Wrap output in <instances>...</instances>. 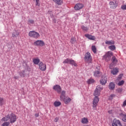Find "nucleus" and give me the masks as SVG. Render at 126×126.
<instances>
[{
  "instance_id": "nucleus-17",
  "label": "nucleus",
  "mask_w": 126,
  "mask_h": 126,
  "mask_svg": "<svg viewBox=\"0 0 126 126\" xmlns=\"http://www.w3.org/2000/svg\"><path fill=\"white\" fill-rule=\"evenodd\" d=\"M105 44L108 46H110V45H115V41L113 40H106Z\"/></svg>"
},
{
  "instance_id": "nucleus-27",
  "label": "nucleus",
  "mask_w": 126,
  "mask_h": 126,
  "mask_svg": "<svg viewBox=\"0 0 126 126\" xmlns=\"http://www.w3.org/2000/svg\"><path fill=\"white\" fill-rule=\"evenodd\" d=\"M92 51H93L94 54H96V53H97V48L95 45L92 46Z\"/></svg>"
},
{
  "instance_id": "nucleus-37",
  "label": "nucleus",
  "mask_w": 126,
  "mask_h": 126,
  "mask_svg": "<svg viewBox=\"0 0 126 126\" xmlns=\"http://www.w3.org/2000/svg\"><path fill=\"white\" fill-rule=\"evenodd\" d=\"M122 77H123V75H120L116 80V82L120 81L122 79Z\"/></svg>"
},
{
  "instance_id": "nucleus-53",
  "label": "nucleus",
  "mask_w": 126,
  "mask_h": 126,
  "mask_svg": "<svg viewBox=\"0 0 126 126\" xmlns=\"http://www.w3.org/2000/svg\"><path fill=\"white\" fill-rule=\"evenodd\" d=\"M110 68H111V66H110Z\"/></svg>"
},
{
  "instance_id": "nucleus-20",
  "label": "nucleus",
  "mask_w": 126,
  "mask_h": 126,
  "mask_svg": "<svg viewBox=\"0 0 126 126\" xmlns=\"http://www.w3.org/2000/svg\"><path fill=\"white\" fill-rule=\"evenodd\" d=\"M118 72H119V69H118V68H115L113 70H111V73L113 75H116V74H117V73H118Z\"/></svg>"
},
{
  "instance_id": "nucleus-21",
  "label": "nucleus",
  "mask_w": 126,
  "mask_h": 126,
  "mask_svg": "<svg viewBox=\"0 0 126 126\" xmlns=\"http://www.w3.org/2000/svg\"><path fill=\"white\" fill-rule=\"evenodd\" d=\"M53 1L57 3L58 5H61L63 3V1L62 0H52Z\"/></svg>"
},
{
  "instance_id": "nucleus-43",
  "label": "nucleus",
  "mask_w": 126,
  "mask_h": 126,
  "mask_svg": "<svg viewBox=\"0 0 126 126\" xmlns=\"http://www.w3.org/2000/svg\"><path fill=\"white\" fill-rule=\"evenodd\" d=\"M36 0V5L37 6H39L40 4L39 3V2H40V0Z\"/></svg>"
},
{
  "instance_id": "nucleus-40",
  "label": "nucleus",
  "mask_w": 126,
  "mask_h": 126,
  "mask_svg": "<svg viewBox=\"0 0 126 126\" xmlns=\"http://www.w3.org/2000/svg\"><path fill=\"white\" fill-rule=\"evenodd\" d=\"M9 122H4L2 125V126H9Z\"/></svg>"
},
{
  "instance_id": "nucleus-3",
  "label": "nucleus",
  "mask_w": 126,
  "mask_h": 126,
  "mask_svg": "<svg viewBox=\"0 0 126 126\" xmlns=\"http://www.w3.org/2000/svg\"><path fill=\"white\" fill-rule=\"evenodd\" d=\"M85 62L88 63H92V57H91V54L89 52H87L85 55L84 58Z\"/></svg>"
},
{
  "instance_id": "nucleus-5",
  "label": "nucleus",
  "mask_w": 126,
  "mask_h": 126,
  "mask_svg": "<svg viewBox=\"0 0 126 126\" xmlns=\"http://www.w3.org/2000/svg\"><path fill=\"white\" fill-rule=\"evenodd\" d=\"M113 57V53L111 51H108L103 56V58L106 62H109L111 60V57Z\"/></svg>"
},
{
  "instance_id": "nucleus-51",
  "label": "nucleus",
  "mask_w": 126,
  "mask_h": 126,
  "mask_svg": "<svg viewBox=\"0 0 126 126\" xmlns=\"http://www.w3.org/2000/svg\"><path fill=\"white\" fill-rule=\"evenodd\" d=\"M84 126H88V125H85Z\"/></svg>"
},
{
  "instance_id": "nucleus-28",
  "label": "nucleus",
  "mask_w": 126,
  "mask_h": 126,
  "mask_svg": "<svg viewBox=\"0 0 126 126\" xmlns=\"http://www.w3.org/2000/svg\"><path fill=\"white\" fill-rule=\"evenodd\" d=\"M108 49H109V50H111V51H115V50H116V46L114 45L109 46L108 47Z\"/></svg>"
},
{
  "instance_id": "nucleus-14",
  "label": "nucleus",
  "mask_w": 126,
  "mask_h": 126,
  "mask_svg": "<svg viewBox=\"0 0 126 126\" xmlns=\"http://www.w3.org/2000/svg\"><path fill=\"white\" fill-rule=\"evenodd\" d=\"M85 36L89 39V40H93V41L96 40V37L95 36L90 35L89 34H85Z\"/></svg>"
},
{
  "instance_id": "nucleus-30",
  "label": "nucleus",
  "mask_w": 126,
  "mask_h": 126,
  "mask_svg": "<svg viewBox=\"0 0 126 126\" xmlns=\"http://www.w3.org/2000/svg\"><path fill=\"white\" fill-rule=\"evenodd\" d=\"M96 90H97V91H98L99 92L101 93V91H102V90H103V88H102V87H101V86H97L96 88Z\"/></svg>"
},
{
  "instance_id": "nucleus-26",
  "label": "nucleus",
  "mask_w": 126,
  "mask_h": 126,
  "mask_svg": "<svg viewBox=\"0 0 126 126\" xmlns=\"http://www.w3.org/2000/svg\"><path fill=\"white\" fill-rule=\"evenodd\" d=\"M81 123L82 124H88V119L86 118H83L82 119Z\"/></svg>"
},
{
  "instance_id": "nucleus-36",
  "label": "nucleus",
  "mask_w": 126,
  "mask_h": 126,
  "mask_svg": "<svg viewBox=\"0 0 126 126\" xmlns=\"http://www.w3.org/2000/svg\"><path fill=\"white\" fill-rule=\"evenodd\" d=\"M82 29L84 31H88V28H87V27H85L84 26H82Z\"/></svg>"
},
{
  "instance_id": "nucleus-31",
  "label": "nucleus",
  "mask_w": 126,
  "mask_h": 126,
  "mask_svg": "<svg viewBox=\"0 0 126 126\" xmlns=\"http://www.w3.org/2000/svg\"><path fill=\"white\" fill-rule=\"evenodd\" d=\"M4 104V99L3 98L0 97V106H2V105Z\"/></svg>"
},
{
  "instance_id": "nucleus-8",
  "label": "nucleus",
  "mask_w": 126,
  "mask_h": 126,
  "mask_svg": "<svg viewBox=\"0 0 126 126\" xmlns=\"http://www.w3.org/2000/svg\"><path fill=\"white\" fill-rule=\"evenodd\" d=\"M38 66L40 70L45 71V70L47 69V65H46L45 63H43L42 62H40Z\"/></svg>"
},
{
  "instance_id": "nucleus-25",
  "label": "nucleus",
  "mask_w": 126,
  "mask_h": 126,
  "mask_svg": "<svg viewBox=\"0 0 126 126\" xmlns=\"http://www.w3.org/2000/svg\"><path fill=\"white\" fill-rule=\"evenodd\" d=\"M71 101V99L69 97H66L65 100H63V102H64L65 104H68L69 102Z\"/></svg>"
},
{
  "instance_id": "nucleus-50",
  "label": "nucleus",
  "mask_w": 126,
  "mask_h": 126,
  "mask_svg": "<svg viewBox=\"0 0 126 126\" xmlns=\"http://www.w3.org/2000/svg\"><path fill=\"white\" fill-rule=\"evenodd\" d=\"M108 113H109V114H112V110H111L110 111H108Z\"/></svg>"
},
{
  "instance_id": "nucleus-41",
  "label": "nucleus",
  "mask_w": 126,
  "mask_h": 126,
  "mask_svg": "<svg viewBox=\"0 0 126 126\" xmlns=\"http://www.w3.org/2000/svg\"><path fill=\"white\" fill-rule=\"evenodd\" d=\"M28 24H34V20H29Z\"/></svg>"
},
{
  "instance_id": "nucleus-23",
  "label": "nucleus",
  "mask_w": 126,
  "mask_h": 126,
  "mask_svg": "<svg viewBox=\"0 0 126 126\" xmlns=\"http://www.w3.org/2000/svg\"><path fill=\"white\" fill-rule=\"evenodd\" d=\"M116 83L118 85V86H122L123 84H125V81L122 80L121 81H116Z\"/></svg>"
},
{
  "instance_id": "nucleus-22",
  "label": "nucleus",
  "mask_w": 126,
  "mask_h": 126,
  "mask_svg": "<svg viewBox=\"0 0 126 126\" xmlns=\"http://www.w3.org/2000/svg\"><path fill=\"white\" fill-rule=\"evenodd\" d=\"M61 105H62V102H61V101H56L54 102V106L55 107H60Z\"/></svg>"
},
{
  "instance_id": "nucleus-4",
  "label": "nucleus",
  "mask_w": 126,
  "mask_h": 126,
  "mask_svg": "<svg viewBox=\"0 0 126 126\" xmlns=\"http://www.w3.org/2000/svg\"><path fill=\"white\" fill-rule=\"evenodd\" d=\"M63 63H69L71 65H74V66H77V64L75 63V61L72 59H69L67 58L63 62Z\"/></svg>"
},
{
  "instance_id": "nucleus-19",
  "label": "nucleus",
  "mask_w": 126,
  "mask_h": 126,
  "mask_svg": "<svg viewBox=\"0 0 126 126\" xmlns=\"http://www.w3.org/2000/svg\"><path fill=\"white\" fill-rule=\"evenodd\" d=\"M115 86H116L115 84L113 82H111L109 85V89H110V90H114Z\"/></svg>"
},
{
  "instance_id": "nucleus-33",
  "label": "nucleus",
  "mask_w": 126,
  "mask_h": 126,
  "mask_svg": "<svg viewBox=\"0 0 126 126\" xmlns=\"http://www.w3.org/2000/svg\"><path fill=\"white\" fill-rule=\"evenodd\" d=\"M2 120L4 121V122H6L8 121V120H9V114L7 116L3 118Z\"/></svg>"
},
{
  "instance_id": "nucleus-1",
  "label": "nucleus",
  "mask_w": 126,
  "mask_h": 126,
  "mask_svg": "<svg viewBox=\"0 0 126 126\" xmlns=\"http://www.w3.org/2000/svg\"><path fill=\"white\" fill-rule=\"evenodd\" d=\"M94 95L95 97H94L93 101V107L96 110V108H97L98 103L99 102V98L98 97V96H100V95H101V93L97 90H95L94 93Z\"/></svg>"
},
{
  "instance_id": "nucleus-45",
  "label": "nucleus",
  "mask_w": 126,
  "mask_h": 126,
  "mask_svg": "<svg viewBox=\"0 0 126 126\" xmlns=\"http://www.w3.org/2000/svg\"><path fill=\"white\" fill-rule=\"evenodd\" d=\"M59 121V118L57 117L54 119V122L55 123H58V121Z\"/></svg>"
},
{
  "instance_id": "nucleus-7",
  "label": "nucleus",
  "mask_w": 126,
  "mask_h": 126,
  "mask_svg": "<svg viewBox=\"0 0 126 126\" xmlns=\"http://www.w3.org/2000/svg\"><path fill=\"white\" fill-rule=\"evenodd\" d=\"M9 118L10 123L11 124H13V123H15V122H16V115H15L14 114L12 113L11 114H9Z\"/></svg>"
},
{
  "instance_id": "nucleus-49",
  "label": "nucleus",
  "mask_w": 126,
  "mask_h": 126,
  "mask_svg": "<svg viewBox=\"0 0 126 126\" xmlns=\"http://www.w3.org/2000/svg\"><path fill=\"white\" fill-rule=\"evenodd\" d=\"M14 78H15V79H17L18 77H17V76H15L14 77Z\"/></svg>"
},
{
  "instance_id": "nucleus-34",
  "label": "nucleus",
  "mask_w": 126,
  "mask_h": 126,
  "mask_svg": "<svg viewBox=\"0 0 126 126\" xmlns=\"http://www.w3.org/2000/svg\"><path fill=\"white\" fill-rule=\"evenodd\" d=\"M19 35V32H16V31H15V32L12 33V37H16V36H18Z\"/></svg>"
},
{
  "instance_id": "nucleus-24",
  "label": "nucleus",
  "mask_w": 126,
  "mask_h": 126,
  "mask_svg": "<svg viewBox=\"0 0 126 126\" xmlns=\"http://www.w3.org/2000/svg\"><path fill=\"white\" fill-rule=\"evenodd\" d=\"M25 70H22L19 72V75H20L21 77H25Z\"/></svg>"
},
{
  "instance_id": "nucleus-13",
  "label": "nucleus",
  "mask_w": 126,
  "mask_h": 126,
  "mask_svg": "<svg viewBox=\"0 0 126 126\" xmlns=\"http://www.w3.org/2000/svg\"><path fill=\"white\" fill-rule=\"evenodd\" d=\"M109 5L111 9H115V8H117L118 6V3L116 2H114L113 1H112L110 2Z\"/></svg>"
},
{
  "instance_id": "nucleus-52",
  "label": "nucleus",
  "mask_w": 126,
  "mask_h": 126,
  "mask_svg": "<svg viewBox=\"0 0 126 126\" xmlns=\"http://www.w3.org/2000/svg\"><path fill=\"white\" fill-rule=\"evenodd\" d=\"M53 16H54V15H51V17H53Z\"/></svg>"
},
{
  "instance_id": "nucleus-11",
  "label": "nucleus",
  "mask_w": 126,
  "mask_h": 126,
  "mask_svg": "<svg viewBox=\"0 0 126 126\" xmlns=\"http://www.w3.org/2000/svg\"><path fill=\"white\" fill-rule=\"evenodd\" d=\"M123 126L121 121L120 120H117V119H114L112 123V126Z\"/></svg>"
},
{
  "instance_id": "nucleus-15",
  "label": "nucleus",
  "mask_w": 126,
  "mask_h": 126,
  "mask_svg": "<svg viewBox=\"0 0 126 126\" xmlns=\"http://www.w3.org/2000/svg\"><path fill=\"white\" fill-rule=\"evenodd\" d=\"M66 98V97H65V91H63L60 95V100L61 101H63Z\"/></svg>"
},
{
  "instance_id": "nucleus-32",
  "label": "nucleus",
  "mask_w": 126,
  "mask_h": 126,
  "mask_svg": "<svg viewBox=\"0 0 126 126\" xmlns=\"http://www.w3.org/2000/svg\"><path fill=\"white\" fill-rule=\"evenodd\" d=\"M76 41V38H75L74 37H72L71 38V40H70V43H71V44H74V43H75Z\"/></svg>"
},
{
  "instance_id": "nucleus-29",
  "label": "nucleus",
  "mask_w": 126,
  "mask_h": 126,
  "mask_svg": "<svg viewBox=\"0 0 126 126\" xmlns=\"http://www.w3.org/2000/svg\"><path fill=\"white\" fill-rule=\"evenodd\" d=\"M118 63V60H117V58H116V57L113 56L112 57V63L116 64Z\"/></svg>"
},
{
  "instance_id": "nucleus-42",
  "label": "nucleus",
  "mask_w": 126,
  "mask_h": 126,
  "mask_svg": "<svg viewBox=\"0 0 126 126\" xmlns=\"http://www.w3.org/2000/svg\"><path fill=\"white\" fill-rule=\"evenodd\" d=\"M121 9H123V10H126V5H122L121 6Z\"/></svg>"
},
{
  "instance_id": "nucleus-18",
  "label": "nucleus",
  "mask_w": 126,
  "mask_h": 126,
  "mask_svg": "<svg viewBox=\"0 0 126 126\" xmlns=\"http://www.w3.org/2000/svg\"><path fill=\"white\" fill-rule=\"evenodd\" d=\"M32 62L34 64H39L40 59H39V58H33L32 59Z\"/></svg>"
},
{
  "instance_id": "nucleus-46",
  "label": "nucleus",
  "mask_w": 126,
  "mask_h": 126,
  "mask_svg": "<svg viewBox=\"0 0 126 126\" xmlns=\"http://www.w3.org/2000/svg\"><path fill=\"white\" fill-rule=\"evenodd\" d=\"M123 121H124V122H126V115H125L123 118Z\"/></svg>"
},
{
  "instance_id": "nucleus-16",
  "label": "nucleus",
  "mask_w": 126,
  "mask_h": 126,
  "mask_svg": "<svg viewBox=\"0 0 126 126\" xmlns=\"http://www.w3.org/2000/svg\"><path fill=\"white\" fill-rule=\"evenodd\" d=\"M102 75V72L99 71H95L94 72V76L95 77H100Z\"/></svg>"
},
{
  "instance_id": "nucleus-35",
  "label": "nucleus",
  "mask_w": 126,
  "mask_h": 126,
  "mask_svg": "<svg viewBox=\"0 0 126 126\" xmlns=\"http://www.w3.org/2000/svg\"><path fill=\"white\" fill-rule=\"evenodd\" d=\"M93 83H94V79H89L87 81L88 84H91Z\"/></svg>"
},
{
  "instance_id": "nucleus-9",
  "label": "nucleus",
  "mask_w": 126,
  "mask_h": 126,
  "mask_svg": "<svg viewBox=\"0 0 126 126\" xmlns=\"http://www.w3.org/2000/svg\"><path fill=\"white\" fill-rule=\"evenodd\" d=\"M53 89L55 91L57 92L59 94H61V92H62V88L61 87V86L59 85H56L54 86H53Z\"/></svg>"
},
{
  "instance_id": "nucleus-6",
  "label": "nucleus",
  "mask_w": 126,
  "mask_h": 126,
  "mask_svg": "<svg viewBox=\"0 0 126 126\" xmlns=\"http://www.w3.org/2000/svg\"><path fill=\"white\" fill-rule=\"evenodd\" d=\"M33 45L36 47H44L45 46V42L43 40H37L33 43Z\"/></svg>"
},
{
  "instance_id": "nucleus-12",
  "label": "nucleus",
  "mask_w": 126,
  "mask_h": 126,
  "mask_svg": "<svg viewBox=\"0 0 126 126\" xmlns=\"http://www.w3.org/2000/svg\"><path fill=\"white\" fill-rule=\"evenodd\" d=\"M100 82L101 85H105L106 83H107V77L105 75L102 76L100 80Z\"/></svg>"
},
{
  "instance_id": "nucleus-39",
  "label": "nucleus",
  "mask_w": 126,
  "mask_h": 126,
  "mask_svg": "<svg viewBox=\"0 0 126 126\" xmlns=\"http://www.w3.org/2000/svg\"><path fill=\"white\" fill-rule=\"evenodd\" d=\"M117 92H118V93H122V92H123V89L122 88H118L116 90Z\"/></svg>"
},
{
  "instance_id": "nucleus-47",
  "label": "nucleus",
  "mask_w": 126,
  "mask_h": 126,
  "mask_svg": "<svg viewBox=\"0 0 126 126\" xmlns=\"http://www.w3.org/2000/svg\"><path fill=\"white\" fill-rule=\"evenodd\" d=\"M35 117H36V118L39 117V114H35Z\"/></svg>"
},
{
  "instance_id": "nucleus-44",
  "label": "nucleus",
  "mask_w": 126,
  "mask_h": 126,
  "mask_svg": "<svg viewBox=\"0 0 126 126\" xmlns=\"http://www.w3.org/2000/svg\"><path fill=\"white\" fill-rule=\"evenodd\" d=\"M122 106H123V107H126V100H125L124 101Z\"/></svg>"
},
{
  "instance_id": "nucleus-48",
  "label": "nucleus",
  "mask_w": 126,
  "mask_h": 126,
  "mask_svg": "<svg viewBox=\"0 0 126 126\" xmlns=\"http://www.w3.org/2000/svg\"><path fill=\"white\" fill-rule=\"evenodd\" d=\"M48 13V14H52V11H49Z\"/></svg>"
},
{
  "instance_id": "nucleus-38",
  "label": "nucleus",
  "mask_w": 126,
  "mask_h": 126,
  "mask_svg": "<svg viewBox=\"0 0 126 126\" xmlns=\"http://www.w3.org/2000/svg\"><path fill=\"white\" fill-rule=\"evenodd\" d=\"M116 95L114 94H110V96H109V100H113V98L115 97Z\"/></svg>"
},
{
  "instance_id": "nucleus-10",
  "label": "nucleus",
  "mask_w": 126,
  "mask_h": 126,
  "mask_svg": "<svg viewBox=\"0 0 126 126\" xmlns=\"http://www.w3.org/2000/svg\"><path fill=\"white\" fill-rule=\"evenodd\" d=\"M84 7V5H83V4L78 3L75 5L74 8H75V10H80V9H82V8H83Z\"/></svg>"
},
{
  "instance_id": "nucleus-2",
  "label": "nucleus",
  "mask_w": 126,
  "mask_h": 126,
  "mask_svg": "<svg viewBox=\"0 0 126 126\" xmlns=\"http://www.w3.org/2000/svg\"><path fill=\"white\" fill-rule=\"evenodd\" d=\"M29 36L32 38H34V39H38L40 37V34L35 31H32L29 32Z\"/></svg>"
}]
</instances>
